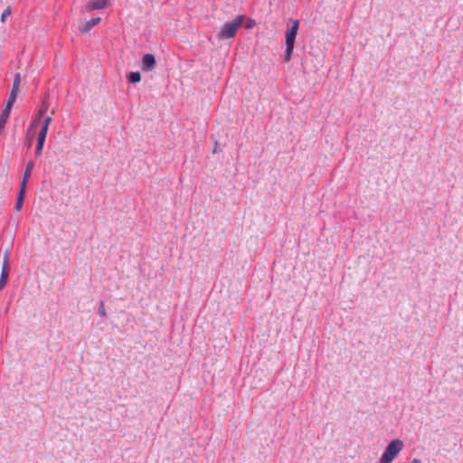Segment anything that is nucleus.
<instances>
[{"mask_svg":"<svg viewBox=\"0 0 463 463\" xmlns=\"http://www.w3.org/2000/svg\"><path fill=\"white\" fill-rule=\"evenodd\" d=\"M298 29H299V22H298V20H294V21H292V24L290 26H288V28L286 31V34H285L286 50L283 54L284 62H288L291 60Z\"/></svg>","mask_w":463,"mask_h":463,"instance_id":"obj_1","label":"nucleus"},{"mask_svg":"<svg viewBox=\"0 0 463 463\" xmlns=\"http://www.w3.org/2000/svg\"><path fill=\"white\" fill-rule=\"evenodd\" d=\"M100 21V18L99 17H93L91 18L90 20L85 22L84 24H80L79 26V30L81 32V33H87L89 32L92 27H94L95 25H97Z\"/></svg>","mask_w":463,"mask_h":463,"instance_id":"obj_7","label":"nucleus"},{"mask_svg":"<svg viewBox=\"0 0 463 463\" xmlns=\"http://www.w3.org/2000/svg\"><path fill=\"white\" fill-rule=\"evenodd\" d=\"M11 109H7V108H5L0 115V135L3 134L6 121L10 116Z\"/></svg>","mask_w":463,"mask_h":463,"instance_id":"obj_9","label":"nucleus"},{"mask_svg":"<svg viewBox=\"0 0 463 463\" xmlns=\"http://www.w3.org/2000/svg\"><path fill=\"white\" fill-rule=\"evenodd\" d=\"M9 252L6 251L4 256V263L0 276V290L5 286L9 277V267H8Z\"/></svg>","mask_w":463,"mask_h":463,"instance_id":"obj_4","label":"nucleus"},{"mask_svg":"<svg viewBox=\"0 0 463 463\" xmlns=\"http://www.w3.org/2000/svg\"><path fill=\"white\" fill-rule=\"evenodd\" d=\"M256 24L255 21L252 20V19H248L247 23H246V28L247 29H251L254 25Z\"/></svg>","mask_w":463,"mask_h":463,"instance_id":"obj_20","label":"nucleus"},{"mask_svg":"<svg viewBox=\"0 0 463 463\" xmlns=\"http://www.w3.org/2000/svg\"><path fill=\"white\" fill-rule=\"evenodd\" d=\"M11 14V9L10 7L6 8L3 14H2V16H1V20L2 22H4L5 20V18Z\"/></svg>","mask_w":463,"mask_h":463,"instance_id":"obj_19","label":"nucleus"},{"mask_svg":"<svg viewBox=\"0 0 463 463\" xmlns=\"http://www.w3.org/2000/svg\"><path fill=\"white\" fill-rule=\"evenodd\" d=\"M245 15H237L232 21L225 23L218 33V39H232L235 37L238 29L242 25Z\"/></svg>","mask_w":463,"mask_h":463,"instance_id":"obj_2","label":"nucleus"},{"mask_svg":"<svg viewBox=\"0 0 463 463\" xmlns=\"http://www.w3.org/2000/svg\"><path fill=\"white\" fill-rule=\"evenodd\" d=\"M403 442L401 439H392L385 448L380 463H392L403 448Z\"/></svg>","mask_w":463,"mask_h":463,"instance_id":"obj_3","label":"nucleus"},{"mask_svg":"<svg viewBox=\"0 0 463 463\" xmlns=\"http://www.w3.org/2000/svg\"><path fill=\"white\" fill-rule=\"evenodd\" d=\"M156 57L154 54L146 53V71H151L156 65Z\"/></svg>","mask_w":463,"mask_h":463,"instance_id":"obj_14","label":"nucleus"},{"mask_svg":"<svg viewBox=\"0 0 463 463\" xmlns=\"http://www.w3.org/2000/svg\"><path fill=\"white\" fill-rule=\"evenodd\" d=\"M48 97H49V94H46L45 97H44V99L43 100L42 104H41V107L37 112V115L38 118H41L43 116V114L47 111L48 108H49V103H48Z\"/></svg>","mask_w":463,"mask_h":463,"instance_id":"obj_12","label":"nucleus"},{"mask_svg":"<svg viewBox=\"0 0 463 463\" xmlns=\"http://www.w3.org/2000/svg\"><path fill=\"white\" fill-rule=\"evenodd\" d=\"M127 78L129 83H137L141 80V74L139 71H131Z\"/></svg>","mask_w":463,"mask_h":463,"instance_id":"obj_13","label":"nucleus"},{"mask_svg":"<svg viewBox=\"0 0 463 463\" xmlns=\"http://www.w3.org/2000/svg\"><path fill=\"white\" fill-rule=\"evenodd\" d=\"M52 121V118L50 116H46L43 118L42 124L49 126Z\"/></svg>","mask_w":463,"mask_h":463,"instance_id":"obj_21","label":"nucleus"},{"mask_svg":"<svg viewBox=\"0 0 463 463\" xmlns=\"http://www.w3.org/2000/svg\"><path fill=\"white\" fill-rule=\"evenodd\" d=\"M140 62H141V65H142V69H145V54L142 56L141 60H140Z\"/></svg>","mask_w":463,"mask_h":463,"instance_id":"obj_23","label":"nucleus"},{"mask_svg":"<svg viewBox=\"0 0 463 463\" xmlns=\"http://www.w3.org/2000/svg\"><path fill=\"white\" fill-rule=\"evenodd\" d=\"M26 188L24 185H20L19 193L16 199V203L14 206L15 211H20L24 204V195H25Z\"/></svg>","mask_w":463,"mask_h":463,"instance_id":"obj_8","label":"nucleus"},{"mask_svg":"<svg viewBox=\"0 0 463 463\" xmlns=\"http://www.w3.org/2000/svg\"><path fill=\"white\" fill-rule=\"evenodd\" d=\"M98 314L102 317H105L107 316V313L105 310V304H104V301H102V300L99 302Z\"/></svg>","mask_w":463,"mask_h":463,"instance_id":"obj_16","label":"nucleus"},{"mask_svg":"<svg viewBox=\"0 0 463 463\" xmlns=\"http://www.w3.org/2000/svg\"><path fill=\"white\" fill-rule=\"evenodd\" d=\"M410 463H422L419 458H413Z\"/></svg>","mask_w":463,"mask_h":463,"instance_id":"obj_24","label":"nucleus"},{"mask_svg":"<svg viewBox=\"0 0 463 463\" xmlns=\"http://www.w3.org/2000/svg\"><path fill=\"white\" fill-rule=\"evenodd\" d=\"M45 139H46V137L42 136V135H37V142H36V147H35V156H42Z\"/></svg>","mask_w":463,"mask_h":463,"instance_id":"obj_10","label":"nucleus"},{"mask_svg":"<svg viewBox=\"0 0 463 463\" xmlns=\"http://www.w3.org/2000/svg\"><path fill=\"white\" fill-rule=\"evenodd\" d=\"M217 146H218V143L216 142V143H215V147H214V148H213V154L217 153V151H218V150H217Z\"/></svg>","mask_w":463,"mask_h":463,"instance_id":"obj_25","label":"nucleus"},{"mask_svg":"<svg viewBox=\"0 0 463 463\" xmlns=\"http://www.w3.org/2000/svg\"><path fill=\"white\" fill-rule=\"evenodd\" d=\"M107 5V0H91L88 2L85 5L86 11H93V10H99L103 9Z\"/></svg>","mask_w":463,"mask_h":463,"instance_id":"obj_5","label":"nucleus"},{"mask_svg":"<svg viewBox=\"0 0 463 463\" xmlns=\"http://www.w3.org/2000/svg\"><path fill=\"white\" fill-rule=\"evenodd\" d=\"M27 142H28V143H27V146H32V142H33V136H32V137H27Z\"/></svg>","mask_w":463,"mask_h":463,"instance_id":"obj_22","label":"nucleus"},{"mask_svg":"<svg viewBox=\"0 0 463 463\" xmlns=\"http://www.w3.org/2000/svg\"><path fill=\"white\" fill-rule=\"evenodd\" d=\"M18 90H11V92L9 94L8 99L5 104V108L7 109H12L14 103L15 102L16 97H17Z\"/></svg>","mask_w":463,"mask_h":463,"instance_id":"obj_11","label":"nucleus"},{"mask_svg":"<svg viewBox=\"0 0 463 463\" xmlns=\"http://www.w3.org/2000/svg\"><path fill=\"white\" fill-rule=\"evenodd\" d=\"M20 83H21V76H20V73L17 72L14 74L12 89L19 91Z\"/></svg>","mask_w":463,"mask_h":463,"instance_id":"obj_15","label":"nucleus"},{"mask_svg":"<svg viewBox=\"0 0 463 463\" xmlns=\"http://www.w3.org/2000/svg\"><path fill=\"white\" fill-rule=\"evenodd\" d=\"M40 120H41V118H38V116H35V118H33V120L32 121V123L29 127L28 132L31 129L35 128L38 126V124L40 123Z\"/></svg>","mask_w":463,"mask_h":463,"instance_id":"obj_17","label":"nucleus"},{"mask_svg":"<svg viewBox=\"0 0 463 463\" xmlns=\"http://www.w3.org/2000/svg\"><path fill=\"white\" fill-rule=\"evenodd\" d=\"M33 167H34V162L33 160H29L26 164V166H25V169L24 172V175H23V179L21 181L20 185H24L26 188L28 180L32 175V171H33Z\"/></svg>","mask_w":463,"mask_h":463,"instance_id":"obj_6","label":"nucleus"},{"mask_svg":"<svg viewBox=\"0 0 463 463\" xmlns=\"http://www.w3.org/2000/svg\"><path fill=\"white\" fill-rule=\"evenodd\" d=\"M48 128H49V126H45L43 124H41V129L38 133V135H42V136H44L46 137L47 136V132H48Z\"/></svg>","mask_w":463,"mask_h":463,"instance_id":"obj_18","label":"nucleus"}]
</instances>
